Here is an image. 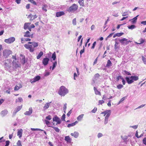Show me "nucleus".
Listing matches in <instances>:
<instances>
[{
  "mask_svg": "<svg viewBox=\"0 0 146 146\" xmlns=\"http://www.w3.org/2000/svg\"><path fill=\"white\" fill-rule=\"evenodd\" d=\"M53 121H56L57 122L56 125L60 124L61 123V121L60 118L56 116H55L53 118Z\"/></svg>",
  "mask_w": 146,
  "mask_h": 146,
  "instance_id": "obj_10",
  "label": "nucleus"
},
{
  "mask_svg": "<svg viewBox=\"0 0 146 146\" xmlns=\"http://www.w3.org/2000/svg\"><path fill=\"white\" fill-rule=\"evenodd\" d=\"M30 34V33L29 31H27L24 33V36L25 37H27L28 38H32L33 37V34Z\"/></svg>",
  "mask_w": 146,
  "mask_h": 146,
  "instance_id": "obj_13",
  "label": "nucleus"
},
{
  "mask_svg": "<svg viewBox=\"0 0 146 146\" xmlns=\"http://www.w3.org/2000/svg\"><path fill=\"white\" fill-rule=\"evenodd\" d=\"M145 40V39L141 38L139 39L138 41V42H136V43L137 44H140L144 43Z\"/></svg>",
  "mask_w": 146,
  "mask_h": 146,
  "instance_id": "obj_26",
  "label": "nucleus"
},
{
  "mask_svg": "<svg viewBox=\"0 0 146 146\" xmlns=\"http://www.w3.org/2000/svg\"><path fill=\"white\" fill-rule=\"evenodd\" d=\"M123 72L124 74H126L128 75H131V74L130 73L125 70L123 71Z\"/></svg>",
  "mask_w": 146,
  "mask_h": 146,
  "instance_id": "obj_42",
  "label": "nucleus"
},
{
  "mask_svg": "<svg viewBox=\"0 0 146 146\" xmlns=\"http://www.w3.org/2000/svg\"><path fill=\"white\" fill-rule=\"evenodd\" d=\"M143 143L146 145V137L144 138L143 140Z\"/></svg>",
  "mask_w": 146,
  "mask_h": 146,
  "instance_id": "obj_62",
  "label": "nucleus"
},
{
  "mask_svg": "<svg viewBox=\"0 0 146 146\" xmlns=\"http://www.w3.org/2000/svg\"><path fill=\"white\" fill-rule=\"evenodd\" d=\"M46 119L48 120H50L52 119V117L50 115H49L46 117Z\"/></svg>",
  "mask_w": 146,
  "mask_h": 146,
  "instance_id": "obj_53",
  "label": "nucleus"
},
{
  "mask_svg": "<svg viewBox=\"0 0 146 146\" xmlns=\"http://www.w3.org/2000/svg\"><path fill=\"white\" fill-rule=\"evenodd\" d=\"M23 101V100L22 98L21 97H19L16 100V103H17L18 102H21Z\"/></svg>",
  "mask_w": 146,
  "mask_h": 146,
  "instance_id": "obj_40",
  "label": "nucleus"
},
{
  "mask_svg": "<svg viewBox=\"0 0 146 146\" xmlns=\"http://www.w3.org/2000/svg\"><path fill=\"white\" fill-rule=\"evenodd\" d=\"M138 15L134 18L132 19H130L129 20V21H131L132 24L135 23L137 21V17L138 16Z\"/></svg>",
  "mask_w": 146,
  "mask_h": 146,
  "instance_id": "obj_19",
  "label": "nucleus"
},
{
  "mask_svg": "<svg viewBox=\"0 0 146 146\" xmlns=\"http://www.w3.org/2000/svg\"><path fill=\"white\" fill-rule=\"evenodd\" d=\"M17 145L18 146H22L21 142L20 140H18L17 143Z\"/></svg>",
  "mask_w": 146,
  "mask_h": 146,
  "instance_id": "obj_48",
  "label": "nucleus"
},
{
  "mask_svg": "<svg viewBox=\"0 0 146 146\" xmlns=\"http://www.w3.org/2000/svg\"><path fill=\"white\" fill-rule=\"evenodd\" d=\"M64 139L67 143H70L71 141V139L69 136L65 137Z\"/></svg>",
  "mask_w": 146,
  "mask_h": 146,
  "instance_id": "obj_32",
  "label": "nucleus"
},
{
  "mask_svg": "<svg viewBox=\"0 0 146 146\" xmlns=\"http://www.w3.org/2000/svg\"><path fill=\"white\" fill-rule=\"evenodd\" d=\"M47 7L48 6L46 5L45 4L43 5L42 8V10L43 11H44L45 12H46L47 11Z\"/></svg>",
  "mask_w": 146,
  "mask_h": 146,
  "instance_id": "obj_30",
  "label": "nucleus"
},
{
  "mask_svg": "<svg viewBox=\"0 0 146 146\" xmlns=\"http://www.w3.org/2000/svg\"><path fill=\"white\" fill-rule=\"evenodd\" d=\"M132 127L134 129H136L137 127H138V125H135L133 126H130L129 127Z\"/></svg>",
  "mask_w": 146,
  "mask_h": 146,
  "instance_id": "obj_57",
  "label": "nucleus"
},
{
  "mask_svg": "<svg viewBox=\"0 0 146 146\" xmlns=\"http://www.w3.org/2000/svg\"><path fill=\"white\" fill-rule=\"evenodd\" d=\"M112 65V63L110 60H108L107 63L106 65L107 67H109Z\"/></svg>",
  "mask_w": 146,
  "mask_h": 146,
  "instance_id": "obj_36",
  "label": "nucleus"
},
{
  "mask_svg": "<svg viewBox=\"0 0 146 146\" xmlns=\"http://www.w3.org/2000/svg\"><path fill=\"white\" fill-rule=\"evenodd\" d=\"M37 17V16L36 15H32V14H31L28 17V18H30V21H33V20L36 19Z\"/></svg>",
  "mask_w": 146,
  "mask_h": 146,
  "instance_id": "obj_16",
  "label": "nucleus"
},
{
  "mask_svg": "<svg viewBox=\"0 0 146 146\" xmlns=\"http://www.w3.org/2000/svg\"><path fill=\"white\" fill-rule=\"evenodd\" d=\"M110 116L109 115H107V116H105V117L104 124L105 125L108 122V119Z\"/></svg>",
  "mask_w": 146,
  "mask_h": 146,
  "instance_id": "obj_33",
  "label": "nucleus"
},
{
  "mask_svg": "<svg viewBox=\"0 0 146 146\" xmlns=\"http://www.w3.org/2000/svg\"><path fill=\"white\" fill-rule=\"evenodd\" d=\"M52 127L56 132H58L59 131V129L58 128L55 127Z\"/></svg>",
  "mask_w": 146,
  "mask_h": 146,
  "instance_id": "obj_51",
  "label": "nucleus"
},
{
  "mask_svg": "<svg viewBox=\"0 0 146 146\" xmlns=\"http://www.w3.org/2000/svg\"><path fill=\"white\" fill-rule=\"evenodd\" d=\"M28 1L35 5H36V2L34 0H28Z\"/></svg>",
  "mask_w": 146,
  "mask_h": 146,
  "instance_id": "obj_45",
  "label": "nucleus"
},
{
  "mask_svg": "<svg viewBox=\"0 0 146 146\" xmlns=\"http://www.w3.org/2000/svg\"><path fill=\"white\" fill-rule=\"evenodd\" d=\"M21 62L22 63L24 64L25 62V57L22 55L21 54Z\"/></svg>",
  "mask_w": 146,
  "mask_h": 146,
  "instance_id": "obj_31",
  "label": "nucleus"
},
{
  "mask_svg": "<svg viewBox=\"0 0 146 146\" xmlns=\"http://www.w3.org/2000/svg\"><path fill=\"white\" fill-rule=\"evenodd\" d=\"M49 59L47 58H43L42 61V63L44 66L46 65L48 63L49 61Z\"/></svg>",
  "mask_w": 146,
  "mask_h": 146,
  "instance_id": "obj_15",
  "label": "nucleus"
},
{
  "mask_svg": "<svg viewBox=\"0 0 146 146\" xmlns=\"http://www.w3.org/2000/svg\"><path fill=\"white\" fill-rule=\"evenodd\" d=\"M22 105L21 106H18L15 109L14 111L13 114L14 115H15L22 108Z\"/></svg>",
  "mask_w": 146,
  "mask_h": 146,
  "instance_id": "obj_14",
  "label": "nucleus"
},
{
  "mask_svg": "<svg viewBox=\"0 0 146 146\" xmlns=\"http://www.w3.org/2000/svg\"><path fill=\"white\" fill-rule=\"evenodd\" d=\"M111 111L110 110H107L105 111L102 112L101 114H104V116H107V115H109V116H110L111 115Z\"/></svg>",
  "mask_w": 146,
  "mask_h": 146,
  "instance_id": "obj_12",
  "label": "nucleus"
},
{
  "mask_svg": "<svg viewBox=\"0 0 146 146\" xmlns=\"http://www.w3.org/2000/svg\"><path fill=\"white\" fill-rule=\"evenodd\" d=\"M72 113V110H70L68 113H67V115L68 116H69L70 114H71V113Z\"/></svg>",
  "mask_w": 146,
  "mask_h": 146,
  "instance_id": "obj_63",
  "label": "nucleus"
},
{
  "mask_svg": "<svg viewBox=\"0 0 146 146\" xmlns=\"http://www.w3.org/2000/svg\"><path fill=\"white\" fill-rule=\"evenodd\" d=\"M78 123V122L77 121H76L74 123H72L68 124L67 127H70L73 126L75 125L76 123Z\"/></svg>",
  "mask_w": 146,
  "mask_h": 146,
  "instance_id": "obj_35",
  "label": "nucleus"
},
{
  "mask_svg": "<svg viewBox=\"0 0 146 146\" xmlns=\"http://www.w3.org/2000/svg\"><path fill=\"white\" fill-rule=\"evenodd\" d=\"M40 76H37L34 78L33 79H31L30 80V82L31 83H33L38 81L40 80Z\"/></svg>",
  "mask_w": 146,
  "mask_h": 146,
  "instance_id": "obj_11",
  "label": "nucleus"
},
{
  "mask_svg": "<svg viewBox=\"0 0 146 146\" xmlns=\"http://www.w3.org/2000/svg\"><path fill=\"white\" fill-rule=\"evenodd\" d=\"M142 59L144 64L146 65V58H145L143 56H142Z\"/></svg>",
  "mask_w": 146,
  "mask_h": 146,
  "instance_id": "obj_41",
  "label": "nucleus"
},
{
  "mask_svg": "<svg viewBox=\"0 0 146 146\" xmlns=\"http://www.w3.org/2000/svg\"><path fill=\"white\" fill-rule=\"evenodd\" d=\"M79 133L76 131H75L74 133H71V135L75 138H77L79 136Z\"/></svg>",
  "mask_w": 146,
  "mask_h": 146,
  "instance_id": "obj_23",
  "label": "nucleus"
},
{
  "mask_svg": "<svg viewBox=\"0 0 146 146\" xmlns=\"http://www.w3.org/2000/svg\"><path fill=\"white\" fill-rule=\"evenodd\" d=\"M52 102H51L49 103H47L45 104L44 106L43 107V109L44 110H46L50 106V104Z\"/></svg>",
  "mask_w": 146,
  "mask_h": 146,
  "instance_id": "obj_21",
  "label": "nucleus"
},
{
  "mask_svg": "<svg viewBox=\"0 0 146 146\" xmlns=\"http://www.w3.org/2000/svg\"><path fill=\"white\" fill-rule=\"evenodd\" d=\"M138 79V77L136 76H132L130 77H127L125 78V80L129 84H132L133 82L134 81H136Z\"/></svg>",
  "mask_w": 146,
  "mask_h": 146,
  "instance_id": "obj_2",
  "label": "nucleus"
},
{
  "mask_svg": "<svg viewBox=\"0 0 146 146\" xmlns=\"http://www.w3.org/2000/svg\"><path fill=\"white\" fill-rule=\"evenodd\" d=\"M65 13L63 11H60L56 12V17H60L64 15Z\"/></svg>",
  "mask_w": 146,
  "mask_h": 146,
  "instance_id": "obj_22",
  "label": "nucleus"
},
{
  "mask_svg": "<svg viewBox=\"0 0 146 146\" xmlns=\"http://www.w3.org/2000/svg\"><path fill=\"white\" fill-rule=\"evenodd\" d=\"M96 41L94 42V43H93V44H92V48L94 49V48L95 46L96 45Z\"/></svg>",
  "mask_w": 146,
  "mask_h": 146,
  "instance_id": "obj_60",
  "label": "nucleus"
},
{
  "mask_svg": "<svg viewBox=\"0 0 146 146\" xmlns=\"http://www.w3.org/2000/svg\"><path fill=\"white\" fill-rule=\"evenodd\" d=\"M11 60L8 59L5 60V68L8 70L11 67Z\"/></svg>",
  "mask_w": 146,
  "mask_h": 146,
  "instance_id": "obj_4",
  "label": "nucleus"
},
{
  "mask_svg": "<svg viewBox=\"0 0 146 146\" xmlns=\"http://www.w3.org/2000/svg\"><path fill=\"white\" fill-rule=\"evenodd\" d=\"M118 44V43L117 42H115V43L114 45V48L115 49H116L117 48V46Z\"/></svg>",
  "mask_w": 146,
  "mask_h": 146,
  "instance_id": "obj_58",
  "label": "nucleus"
},
{
  "mask_svg": "<svg viewBox=\"0 0 146 146\" xmlns=\"http://www.w3.org/2000/svg\"><path fill=\"white\" fill-rule=\"evenodd\" d=\"M51 58L53 60H54L56 59V55L55 52H54L52 54Z\"/></svg>",
  "mask_w": 146,
  "mask_h": 146,
  "instance_id": "obj_38",
  "label": "nucleus"
},
{
  "mask_svg": "<svg viewBox=\"0 0 146 146\" xmlns=\"http://www.w3.org/2000/svg\"><path fill=\"white\" fill-rule=\"evenodd\" d=\"M8 113V111L6 110L2 111L0 113L2 117H4Z\"/></svg>",
  "mask_w": 146,
  "mask_h": 146,
  "instance_id": "obj_20",
  "label": "nucleus"
},
{
  "mask_svg": "<svg viewBox=\"0 0 146 146\" xmlns=\"http://www.w3.org/2000/svg\"><path fill=\"white\" fill-rule=\"evenodd\" d=\"M116 79L117 80V81H118L120 79H122L123 77L120 76H119L117 77Z\"/></svg>",
  "mask_w": 146,
  "mask_h": 146,
  "instance_id": "obj_52",
  "label": "nucleus"
},
{
  "mask_svg": "<svg viewBox=\"0 0 146 146\" xmlns=\"http://www.w3.org/2000/svg\"><path fill=\"white\" fill-rule=\"evenodd\" d=\"M117 87L118 89H120L123 87V86L121 84H119L117 85Z\"/></svg>",
  "mask_w": 146,
  "mask_h": 146,
  "instance_id": "obj_46",
  "label": "nucleus"
},
{
  "mask_svg": "<svg viewBox=\"0 0 146 146\" xmlns=\"http://www.w3.org/2000/svg\"><path fill=\"white\" fill-rule=\"evenodd\" d=\"M38 46L37 42H29L28 44H25L24 45V47L27 49L29 50L30 52H33L35 50V48Z\"/></svg>",
  "mask_w": 146,
  "mask_h": 146,
  "instance_id": "obj_1",
  "label": "nucleus"
},
{
  "mask_svg": "<svg viewBox=\"0 0 146 146\" xmlns=\"http://www.w3.org/2000/svg\"><path fill=\"white\" fill-rule=\"evenodd\" d=\"M84 115V114H82L78 116L77 118V120L79 121H80L82 119Z\"/></svg>",
  "mask_w": 146,
  "mask_h": 146,
  "instance_id": "obj_29",
  "label": "nucleus"
},
{
  "mask_svg": "<svg viewBox=\"0 0 146 146\" xmlns=\"http://www.w3.org/2000/svg\"><path fill=\"white\" fill-rule=\"evenodd\" d=\"M84 0H79L78 1V3H79L80 5L82 6V7H84ZM88 2L89 1H90V0H86Z\"/></svg>",
  "mask_w": 146,
  "mask_h": 146,
  "instance_id": "obj_25",
  "label": "nucleus"
},
{
  "mask_svg": "<svg viewBox=\"0 0 146 146\" xmlns=\"http://www.w3.org/2000/svg\"><path fill=\"white\" fill-rule=\"evenodd\" d=\"M135 136L137 138H139V136L138 135V131H136V133H135Z\"/></svg>",
  "mask_w": 146,
  "mask_h": 146,
  "instance_id": "obj_64",
  "label": "nucleus"
},
{
  "mask_svg": "<svg viewBox=\"0 0 146 146\" xmlns=\"http://www.w3.org/2000/svg\"><path fill=\"white\" fill-rule=\"evenodd\" d=\"M127 39L125 38L119 40V41L120 42L123 44H127L130 42V40H129L128 41H127Z\"/></svg>",
  "mask_w": 146,
  "mask_h": 146,
  "instance_id": "obj_9",
  "label": "nucleus"
},
{
  "mask_svg": "<svg viewBox=\"0 0 146 146\" xmlns=\"http://www.w3.org/2000/svg\"><path fill=\"white\" fill-rule=\"evenodd\" d=\"M57 64V61H55L53 63L52 67V70H53L54 69V68L56 66Z\"/></svg>",
  "mask_w": 146,
  "mask_h": 146,
  "instance_id": "obj_43",
  "label": "nucleus"
},
{
  "mask_svg": "<svg viewBox=\"0 0 146 146\" xmlns=\"http://www.w3.org/2000/svg\"><path fill=\"white\" fill-rule=\"evenodd\" d=\"M103 136V134L101 133H99L97 135V137L98 138H99Z\"/></svg>",
  "mask_w": 146,
  "mask_h": 146,
  "instance_id": "obj_54",
  "label": "nucleus"
},
{
  "mask_svg": "<svg viewBox=\"0 0 146 146\" xmlns=\"http://www.w3.org/2000/svg\"><path fill=\"white\" fill-rule=\"evenodd\" d=\"M12 58L14 59L12 62L13 66L15 68L19 67L20 65L19 64V63L17 61L16 56H13L12 57Z\"/></svg>",
  "mask_w": 146,
  "mask_h": 146,
  "instance_id": "obj_5",
  "label": "nucleus"
},
{
  "mask_svg": "<svg viewBox=\"0 0 146 146\" xmlns=\"http://www.w3.org/2000/svg\"><path fill=\"white\" fill-rule=\"evenodd\" d=\"M43 53L42 51H40L38 54V55L36 57V58L38 59H39L40 57L43 55Z\"/></svg>",
  "mask_w": 146,
  "mask_h": 146,
  "instance_id": "obj_34",
  "label": "nucleus"
},
{
  "mask_svg": "<svg viewBox=\"0 0 146 146\" xmlns=\"http://www.w3.org/2000/svg\"><path fill=\"white\" fill-rule=\"evenodd\" d=\"M127 27L129 29L131 30L135 29L136 27L134 25H132L131 26H128Z\"/></svg>",
  "mask_w": 146,
  "mask_h": 146,
  "instance_id": "obj_39",
  "label": "nucleus"
},
{
  "mask_svg": "<svg viewBox=\"0 0 146 146\" xmlns=\"http://www.w3.org/2000/svg\"><path fill=\"white\" fill-rule=\"evenodd\" d=\"M97 110V108L96 107H95L94 109L92 110L91 112L93 113H95Z\"/></svg>",
  "mask_w": 146,
  "mask_h": 146,
  "instance_id": "obj_50",
  "label": "nucleus"
},
{
  "mask_svg": "<svg viewBox=\"0 0 146 146\" xmlns=\"http://www.w3.org/2000/svg\"><path fill=\"white\" fill-rule=\"evenodd\" d=\"M72 24L74 25H76V19L74 18L72 20Z\"/></svg>",
  "mask_w": 146,
  "mask_h": 146,
  "instance_id": "obj_44",
  "label": "nucleus"
},
{
  "mask_svg": "<svg viewBox=\"0 0 146 146\" xmlns=\"http://www.w3.org/2000/svg\"><path fill=\"white\" fill-rule=\"evenodd\" d=\"M31 23H25L24 26V29H27L29 27V26L31 24Z\"/></svg>",
  "mask_w": 146,
  "mask_h": 146,
  "instance_id": "obj_27",
  "label": "nucleus"
},
{
  "mask_svg": "<svg viewBox=\"0 0 146 146\" xmlns=\"http://www.w3.org/2000/svg\"><path fill=\"white\" fill-rule=\"evenodd\" d=\"M22 87V86L21 85H20L19 86H16L14 88L15 90H19L20 88Z\"/></svg>",
  "mask_w": 146,
  "mask_h": 146,
  "instance_id": "obj_37",
  "label": "nucleus"
},
{
  "mask_svg": "<svg viewBox=\"0 0 146 146\" xmlns=\"http://www.w3.org/2000/svg\"><path fill=\"white\" fill-rule=\"evenodd\" d=\"M78 8L77 5L75 4H74L70 7L69 10L70 12H73L76 11Z\"/></svg>",
  "mask_w": 146,
  "mask_h": 146,
  "instance_id": "obj_7",
  "label": "nucleus"
},
{
  "mask_svg": "<svg viewBox=\"0 0 146 146\" xmlns=\"http://www.w3.org/2000/svg\"><path fill=\"white\" fill-rule=\"evenodd\" d=\"M65 116H66V115L64 113L63 115L62 116V117H61V119L62 120L65 121Z\"/></svg>",
  "mask_w": 146,
  "mask_h": 146,
  "instance_id": "obj_55",
  "label": "nucleus"
},
{
  "mask_svg": "<svg viewBox=\"0 0 146 146\" xmlns=\"http://www.w3.org/2000/svg\"><path fill=\"white\" fill-rule=\"evenodd\" d=\"M124 33H118L116 34V35L117 36L119 37L123 35Z\"/></svg>",
  "mask_w": 146,
  "mask_h": 146,
  "instance_id": "obj_47",
  "label": "nucleus"
},
{
  "mask_svg": "<svg viewBox=\"0 0 146 146\" xmlns=\"http://www.w3.org/2000/svg\"><path fill=\"white\" fill-rule=\"evenodd\" d=\"M125 99V97H123L122 98L119 102L118 104H119L120 103L123 101Z\"/></svg>",
  "mask_w": 146,
  "mask_h": 146,
  "instance_id": "obj_49",
  "label": "nucleus"
},
{
  "mask_svg": "<svg viewBox=\"0 0 146 146\" xmlns=\"http://www.w3.org/2000/svg\"><path fill=\"white\" fill-rule=\"evenodd\" d=\"M94 90L95 94L96 95H99L100 96L101 95V94L100 92L95 87H94Z\"/></svg>",
  "mask_w": 146,
  "mask_h": 146,
  "instance_id": "obj_24",
  "label": "nucleus"
},
{
  "mask_svg": "<svg viewBox=\"0 0 146 146\" xmlns=\"http://www.w3.org/2000/svg\"><path fill=\"white\" fill-rule=\"evenodd\" d=\"M33 109L32 108H30L29 109V111H26L24 114L26 115H30L32 113Z\"/></svg>",
  "mask_w": 146,
  "mask_h": 146,
  "instance_id": "obj_18",
  "label": "nucleus"
},
{
  "mask_svg": "<svg viewBox=\"0 0 146 146\" xmlns=\"http://www.w3.org/2000/svg\"><path fill=\"white\" fill-rule=\"evenodd\" d=\"M11 51L8 50H5L3 51V56H4L7 57H8L9 55L11 54Z\"/></svg>",
  "mask_w": 146,
  "mask_h": 146,
  "instance_id": "obj_8",
  "label": "nucleus"
},
{
  "mask_svg": "<svg viewBox=\"0 0 146 146\" xmlns=\"http://www.w3.org/2000/svg\"><path fill=\"white\" fill-rule=\"evenodd\" d=\"M104 100H99V102H98V103H99V104H98V105H100V104H102L103 103H104Z\"/></svg>",
  "mask_w": 146,
  "mask_h": 146,
  "instance_id": "obj_56",
  "label": "nucleus"
},
{
  "mask_svg": "<svg viewBox=\"0 0 146 146\" xmlns=\"http://www.w3.org/2000/svg\"><path fill=\"white\" fill-rule=\"evenodd\" d=\"M23 130L22 129H20L18 130L17 135L19 138H21L22 136Z\"/></svg>",
  "mask_w": 146,
  "mask_h": 146,
  "instance_id": "obj_17",
  "label": "nucleus"
},
{
  "mask_svg": "<svg viewBox=\"0 0 146 146\" xmlns=\"http://www.w3.org/2000/svg\"><path fill=\"white\" fill-rule=\"evenodd\" d=\"M15 40V38L14 37H11L8 39L4 40V42L7 44H10L14 42Z\"/></svg>",
  "mask_w": 146,
  "mask_h": 146,
  "instance_id": "obj_6",
  "label": "nucleus"
},
{
  "mask_svg": "<svg viewBox=\"0 0 146 146\" xmlns=\"http://www.w3.org/2000/svg\"><path fill=\"white\" fill-rule=\"evenodd\" d=\"M131 12L129 11V10L126 11H125L122 13V16H125L127 15H128L129 14H130Z\"/></svg>",
  "mask_w": 146,
  "mask_h": 146,
  "instance_id": "obj_28",
  "label": "nucleus"
},
{
  "mask_svg": "<svg viewBox=\"0 0 146 146\" xmlns=\"http://www.w3.org/2000/svg\"><path fill=\"white\" fill-rule=\"evenodd\" d=\"M67 104L66 103H65L63 107V110H66L67 108L66 107Z\"/></svg>",
  "mask_w": 146,
  "mask_h": 146,
  "instance_id": "obj_61",
  "label": "nucleus"
},
{
  "mask_svg": "<svg viewBox=\"0 0 146 146\" xmlns=\"http://www.w3.org/2000/svg\"><path fill=\"white\" fill-rule=\"evenodd\" d=\"M44 121H45L46 124V125H49L50 124V122L46 120H44Z\"/></svg>",
  "mask_w": 146,
  "mask_h": 146,
  "instance_id": "obj_59",
  "label": "nucleus"
},
{
  "mask_svg": "<svg viewBox=\"0 0 146 146\" xmlns=\"http://www.w3.org/2000/svg\"><path fill=\"white\" fill-rule=\"evenodd\" d=\"M68 92V89L64 86H62L60 88L58 94L62 96H64Z\"/></svg>",
  "mask_w": 146,
  "mask_h": 146,
  "instance_id": "obj_3",
  "label": "nucleus"
}]
</instances>
